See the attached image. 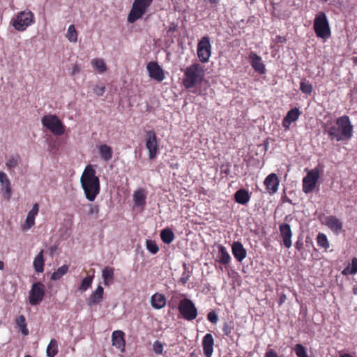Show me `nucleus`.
<instances>
[{"label": "nucleus", "mask_w": 357, "mask_h": 357, "mask_svg": "<svg viewBox=\"0 0 357 357\" xmlns=\"http://www.w3.org/2000/svg\"><path fill=\"white\" fill-rule=\"evenodd\" d=\"M80 183L85 197L89 202H93L100 192V183L93 165H87L81 176Z\"/></svg>", "instance_id": "nucleus-1"}, {"label": "nucleus", "mask_w": 357, "mask_h": 357, "mask_svg": "<svg viewBox=\"0 0 357 357\" xmlns=\"http://www.w3.org/2000/svg\"><path fill=\"white\" fill-rule=\"evenodd\" d=\"M326 132L331 140L336 142L349 140L353 135V126L347 115L338 117L334 125L326 127Z\"/></svg>", "instance_id": "nucleus-2"}, {"label": "nucleus", "mask_w": 357, "mask_h": 357, "mask_svg": "<svg viewBox=\"0 0 357 357\" xmlns=\"http://www.w3.org/2000/svg\"><path fill=\"white\" fill-rule=\"evenodd\" d=\"M205 76L204 67L199 63H194L184 70L183 84L186 89L193 88L204 80Z\"/></svg>", "instance_id": "nucleus-3"}, {"label": "nucleus", "mask_w": 357, "mask_h": 357, "mask_svg": "<svg viewBox=\"0 0 357 357\" xmlns=\"http://www.w3.org/2000/svg\"><path fill=\"white\" fill-rule=\"evenodd\" d=\"M313 29L317 38L324 41L331 36L330 24L324 12L318 13L314 20Z\"/></svg>", "instance_id": "nucleus-4"}, {"label": "nucleus", "mask_w": 357, "mask_h": 357, "mask_svg": "<svg viewBox=\"0 0 357 357\" xmlns=\"http://www.w3.org/2000/svg\"><path fill=\"white\" fill-rule=\"evenodd\" d=\"M35 23V15L29 10L19 12L12 20L11 24L18 31H25L29 26Z\"/></svg>", "instance_id": "nucleus-5"}, {"label": "nucleus", "mask_w": 357, "mask_h": 357, "mask_svg": "<svg viewBox=\"0 0 357 357\" xmlns=\"http://www.w3.org/2000/svg\"><path fill=\"white\" fill-rule=\"evenodd\" d=\"M42 125L55 135L61 136L65 133L66 126L55 114H47L41 119Z\"/></svg>", "instance_id": "nucleus-6"}, {"label": "nucleus", "mask_w": 357, "mask_h": 357, "mask_svg": "<svg viewBox=\"0 0 357 357\" xmlns=\"http://www.w3.org/2000/svg\"><path fill=\"white\" fill-rule=\"evenodd\" d=\"M152 2L153 0H135L128 15V22L129 23H134L137 20L142 18Z\"/></svg>", "instance_id": "nucleus-7"}, {"label": "nucleus", "mask_w": 357, "mask_h": 357, "mask_svg": "<svg viewBox=\"0 0 357 357\" xmlns=\"http://www.w3.org/2000/svg\"><path fill=\"white\" fill-rule=\"evenodd\" d=\"M178 310L183 317L187 321H192L197 317V309L194 303L188 298H183L179 301Z\"/></svg>", "instance_id": "nucleus-8"}, {"label": "nucleus", "mask_w": 357, "mask_h": 357, "mask_svg": "<svg viewBox=\"0 0 357 357\" xmlns=\"http://www.w3.org/2000/svg\"><path fill=\"white\" fill-rule=\"evenodd\" d=\"M319 178V170L318 168L308 170L307 175L303 178V191L305 194L312 192L314 190Z\"/></svg>", "instance_id": "nucleus-9"}, {"label": "nucleus", "mask_w": 357, "mask_h": 357, "mask_svg": "<svg viewBox=\"0 0 357 357\" xmlns=\"http://www.w3.org/2000/svg\"><path fill=\"white\" fill-rule=\"evenodd\" d=\"M211 55V45L208 36H204L197 44V56L202 63L208 61Z\"/></svg>", "instance_id": "nucleus-10"}, {"label": "nucleus", "mask_w": 357, "mask_h": 357, "mask_svg": "<svg viewBox=\"0 0 357 357\" xmlns=\"http://www.w3.org/2000/svg\"><path fill=\"white\" fill-rule=\"evenodd\" d=\"M145 133L146 148L149 151V158L153 160L159 151L157 135L153 130H146Z\"/></svg>", "instance_id": "nucleus-11"}, {"label": "nucleus", "mask_w": 357, "mask_h": 357, "mask_svg": "<svg viewBox=\"0 0 357 357\" xmlns=\"http://www.w3.org/2000/svg\"><path fill=\"white\" fill-rule=\"evenodd\" d=\"M45 294V287L40 282H38L33 284L29 291V301L31 305L39 304L43 299Z\"/></svg>", "instance_id": "nucleus-12"}, {"label": "nucleus", "mask_w": 357, "mask_h": 357, "mask_svg": "<svg viewBox=\"0 0 357 357\" xmlns=\"http://www.w3.org/2000/svg\"><path fill=\"white\" fill-rule=\"evenodd\" d=\"M249 62L255 72L259 75H264L266 72V66L262 61L260 56L257 55L255 52H250L248 55Z\"/></svg>", "instance_id": "nucleus-13"}, {"label": "nucleus", "mask_w": 357, "mask_h": 357, "mask_svg": "<svg viewBox=\"0 0 357 357\" xmlns=\"http://www.w3.org/2000/svg\"><path fill=\"white\" fill-rule=\"evenodd\" d=\"M149 76L158 82H162L165 79V73L162 68L156 62H149L146 66Z\"/></svg>", "instance_id": "nucleus-14"}, {"label": "nucleus", "mask_w": 357, "mask_h": 357, "mask_svg": "<svg viewBox=\"0 0 357 357\" xmlns=\"http://www.w3.org/2000/svg\"><path fill=\"white\" fill-rule=\"evenodd\" d=\"M112 344L116 349H119L121 353L126 351L125 333L121 330L113 331L112 334Z\"/></svg>", "instance_id": "nucleus-15"}, {"label": "nucleus", "mask_w": 357, "mask_h": 357, "mask_svg": "<svg viewBox=\"0 0 357 357\" xmlns=\"http://www.w3.org/2000/svg\"><path fill=\"white\" fill-rule=\"evenodd\" d=\"M264 183L268 192L273 195L278 190L280 180L275 173H271L266 176Z\"/></svg>", "instance_id": "nucleus-16"}, {"label": "nucleus", "mask_w": 357, "mask_h": 357, "mask_svg": "<svg viewBox=\"0 0 357 357\" xmlns=\"http://www.w3.org/2000/svg\"><path fill=\"white\" fill-rule=\"evenodd\" d=\"M324 224L336 234H339L342 231L343 227L341 220L334 215L325 217Z\"/></svg>", "instance_id": "nucleus-17"}, {"label": "nucleus", "mask_w": 357, "mask_h": 357, "mask_svg": "<svg viewBox=\"0 0 357 357\" xmlns=\"http://www.w3.org/2000/svg\"><path fill=\"white\" fill-rule=\"evenodd\" d=\"M0 183L3 197L9 200L12 195L11 185L7 174L3 172H0Z\"/></svg>", "instance_id": "nucleus-18"}, {"label": "nucleus", "mask_w": 357, "mask_h": 357, "mask_svg": "<svg viewBox=\"0 0 357 357\" xmlns=\"http://www.w3.org/2000/svg\"><path fill=\"white\" fill-rule=\"evenodd\" d=\"M39 211V206L37 203L34 204L32 209L28 213L25 222L22 225L23 230L31 229L35 224V218Z\"/></svg>", "instance_id": "nucleus-19"}, {"label": "nucleus", "mask_w": 357, "mask_h": 357, "mask_svg": "<svg viewBox=\"0 0 357 357\" xmlns=\"http://www.w3.org/2000/svg\"><path fill=\"white\" fill-rule=\"evenodd\" d=\"M214 340L211 333H206L202 340L204 354L206 357H211L213 352Z\"/></svg>", "instance_id": "nucleus-20"}, {"label": "nucleus", "mask_w": 357, "mask_h": 357, "mask_svg": "<svg viewBox=\"0 0 357 357\" xmlns=\"http://www.w3.org/2000/svg\"><path fill=\"white\" fill-rule=\"evenodd\" d=\"M300 116V111L295 107L289 110L282 120V124L285 130H289L292 122L296 121Z\"/></svg>", "instance_id": "nucleus-21"}, {"label": "nucleus", "mask_w": 357, "mask_h": 357, "mask_svg": "<svg viewBox=\"0 0 357 357\" xmlns=\"http://www.w3.org/2000/svg\"><path fill=\"white\" fill-rule=\"evenodd\" d=\"M104 289L101 285H98L96 289L91 293L88 298L87 303L89 305H96L99 304L103 298Z\"/></svg>", "instance_id": "nucleus-22"}, {"label": "nucleus", "mask_w": 357, "mask_h": 357, "mask_svg": "<svg viewBox=\"0 0 357 357\" xmlns=\"http://www.w3.org/2000/svg\"><path fill=\"white\" fill-rule=\"evenodd\" d=\"M279 229L281 237L282 238L284 245H291V238L292 233L290 225L287 223L281 224L279 227Z\"/></svg>", "instance_id": "nucleus-23"}, {"label": "nucleus", "mask_w": 357, "mask_h": 357, "mask_svg": "<svg viewBox=\"0 0 357 357\" xmlns=\"http://www.w3.org/2000/svg\"><path fill=\"white\" fill-rule=\"evenodd\" d=\"M146 191L144 188H139L133 194V201L135 206L143 207L146 204Z\"/></svg>", "instance_id": "nucleus-24"}, {"label": "nucleus", "mask_w": 357, "mask_h": 357, "mask_svg": "<svg viewBox=\"0 0 357 357\" xmlns=\"http://www.w3.org/2000/svg\"><path fill=\"white\" fill-rule=\"evenodd\" d=\"M102 277L105 286L111 285L114 280V268L110 266L105 267L102 271Z\"/></svg>", "instance_id": "nucleus-25"}, {"label": "nucleus", "mask_w": 357, "mask_h": 357, "mask_svg": "<svg viewBox=\"0 0 357 357\" xmlns=\"http://www.w3.org/2000/svg\"><path fill=\"white\" fill-rule=\"evenodd\" d=\"M166 303L167 300L163 294L155 293L151 296V304L155 309L159 310L164 307Z\"/></svg>", "instance_id": "nucleus-26"}, {"label": "nucleus", "mask_w": 357, "mask_h": 357, "mask_svg": "<svg viewBox=\"0 0 357 357\" xmlns=\"http://www.w3.org/2000/svg\"><path fill=\"white\" fill-rule=\"evenodd\" d=\"M250 196L245 189H240L234 194L235 202L242 205L246 204L250 201Z\"/></svg>", "instance_id": "nucleus-27"}, {"label": "nucleus", "mask_w": 357, "mask_h": 357, "mask_svg": "<svg viewBox=\"0 0 357 357\" xmlns=\"http://www.w3.org/2000/svg\"><path fill=\"white\" fill-rule=\"evenodd\" d=\"M98 153L100 158L105 161H109L112 158L113 151L107 144H101L98 146Z\"/></svg>", "instance_id": "nucleus-28"}, {"label": "nucleus", "mask_w": 357, "mask_h": 357, "mask_svg": "<svg viewBox=\"0 0 357 357\" xmlns=\"http://www.w3.org/2000/svg\"><path fill=\"white\" fill-rule=\"evenodd\" d=\"M44 264L43 250H40L33 260V267L36 272L43 273L44 271Z\"/></svg>", "instance_id": "nucleus-29"}, {"label": "nucleus", "mask_w": 357, "mask_h": 357, "mask_svg": "<svg viewBox=\"0 0 357 357\" xmlns=\"http://www.w3.org/2000/svg\"><path fill=\"white\" fill-rule=\"evenodd\" d=\"M216 261L223 265L228 264L231 259V257L225 250V247H219V252Z\"/></svg>", "instance_id": "nucleus-30"}, {"label": "nucleus", "mask_w": 357, "mask_h": 357, "mask_svg": "<svg viewBox=\"0 0 357 357\" xmlns=\"http://www.w3.org/2000/svg\"><path fill=\"white\" fill-rule=\"evenodd\" d=\"M357 273V258L354 257L351 260V263L349 264L347 267H345L342 271V274L343 275H355Z\"/></svg>", "instance_id": "nucleus-31"}, {"label": "nucleus", "mask_w": 357, "mask_h": 357, "mask_svg": "<svg viewBox=\"0 0 357 357\" xmlns=\"http://www.w3.org/2000/svg\"><path fill=\"white\" fill-rule=\"evenodd\" d=\"M58 351V342L56 340L52 339L47 347V356L48 357H54L57 354Z\"/></svg>", "instance_id": "nucleus-32"}, {"label": "nucleus", "mask_w": 357, "mask_h": 357, "mask_svg": "<svg viewBox=\"0 0 357 357\" xmlns=\"http://www.w3.org/2000/svg\"><path fill=\"white\" fill-rule=\"evenodd\" d=\"M160 238L164 243L169 244L173 241L174 234L170 229L166 228L161 231Z\"/></svg>", "instance_id": "nucleus-33"}, {"label": "nucleus", "mask_w": 357, "mask_h": 357, "mask_svg": "<svg viewBox=\"0 0 357 357\" xmlns=\"http://www.w3.org/2000/svg\"><path fill=\"white\" fill-rule=\"evenodd\" d=\"M232 248V253L236 258V259L241 262L246 257V250L244 249V247H231Z\"/></svg>", "instance_id": "nucleus-34"}, {"label": "nucleus", "mask_w": 357, "mask_h": 357, "mask_svg": "<svg viewBox=\"0 0 357 357\" xmlns=\"http://www.w3.org/2000/svg\"><path fill=\"white\" fill-rule=\"evenodd\" d=\"M68 265H63L61 267L58 268L56 271H55L51 276V279L52 280H58L61 278L68 271Z\"/></svg>", "instance_id": "nucleus-35"}, {"label": "nucleus", "mask_w": 357, "mask_h": 357, "mask_svg": "<svg viewBox=\"0 0 357 357\" xmlns=\"http://www.w3.org/2000/svg\"><path fill=\"white\" fill-rule=\"evenodd\" d=\"M91 65L96 68L100 73H103L107 70V66L102 59H95L91 61Z\"/></svg>", "instance_id": "nucleus-36"}, {"label": "nucleus", "mask_w": 357, "mask_h": 357, "mask_svg": "<svg viewBox=\"0 0 357 357\" xmlns=\"http://www.w3.org/2000/svg\"><path fill=\"white\" fill-rule=\"evenodd\" d=\"M300 90L306 95H311L313 86L309 81L303 80L300 82Z\"/></svg>", "instance_id": "nucleus-37"}, {"label": "nucleus", "mask_w": 357, "mask_h": 357, "mask_svg": "<svg viewBox=\"0 0 357 357\" xmlns=\"http://www.w3.org/2000/svg\"><path fill=\"white\" fill-rule=\"evenodd\" d=\"M66 37L70 42L75 43L77 40V32L73 24L69 26Z\"/></svg>", "instance_id": "nucleus-38"}, {"label": "nucleus", "mask_w": 357, "mask_h": 357, "mask_svg": "<svg viewBox=\"0 0 357 357\" xmlns=\"http://www.w3.org/2000/svg\"><path fill=\"white\" fill-rule=\"evenodd\" d=\"M93 277V275H87L86 278H84L79 286V290L82 291H86L91 287Z\"/></svg>", "instance_id": "nucleus-39"}, {"label": "nucleus", "mask_w": 357, "mask_h": 357, "mask_svg": "<svg viewBox=\"0 0 357 357\" xmlns=\"http://www.w3.org/2000/svg\"><path fill=\"white\" fill-rule=\"evenodd\" d=\"M181 296H184L183 294H180L176 292L174 293V294L172 296L170 299L168 301V305L169 307L174 309L178 305V303H179V299Z\"/></svg>", "instance_id": "nucleus-40"}, {"label": "nucleus", "mask_w": 357, "mask_h": 357, "mask_svg": "<svg viewBox=\"0 0 357 357\" xmlns=\"http://www.w3.org/2000/svg\"><path fill=\"white\" fill-rule=\"evenodd\" d=\"M294 351L297 357H309L305 348L301 344H296L294 347Z\"/></svg>", "instance_id": "nucleus-41"}, {"label": "nucleus", "mask_w": 357, "mask_h": 357, "mask_svg": "<svg viewBox=\"0 0 357 357\" xmlns=\"http://www.w3.org/2000/svg\"><path fill=\"white\" fill-rule=\"evenodd\" d=\"M18 161L19 156L17 155H13L7 160L6 165L8 169H11L17 165Z\"/></svg>", "instance_id": "nucleus-42"}, {"label": "nucleus", "mask_w": 357, "mask_h": 357, "mask_svg": "<svg viewBox=\"0 0 357 357\" xmlns=\"http://www.w3.org/2000/svg\"><path fill=\"white\" fill-rule=\"evenodd\" d=\"M183 268H184V271L182 273V275H181V277L180 278V282L183 284H185L188 282V281L189 280V279H190V278L191 276V273L188 270L186 264H183Z\"/></svg>", "instance_id": "nucleus-43"}, {"label": "nucleus", "mask_w": 357, "mask_h": 357, "mask_svg": "<svg viewBox=\"0 0 357 357\" xmlns=\"http://www.w3.org/2000/svg\"><path fill=\"white\" fill-rule=\"evenodd\" d=\"M153 351L155 352V354H157V355L162 354L163 349H164L163 344L161 342H160L159 340H156L154 342V343L153 344Z\"/></svg>", "instance_id": "nucleus-44"}, {"label": "nucleus", "mask_w": 357, "mask_h": 357, "mask_svg": "<svg viewBox=\"0 0 357 357\" xmlns=\"http://www.w3.org/2000/svg\"><path fill=\"white\" fill-rule=\"evenodd\" d=\"M89 211L88 212L89 215L94 216L96 218H98L100 211L99 206L97 204H89Z\"/></svg>", "instance_id": "nucleus-45"}, {"label": "nucleus", "mask_w": 357, "mask_h": 357, "mask_svg": "<svg viewBox=\"0 0 357 357\" xmlns=\"http://www.w3.org/2000/svg\"><path fill=\"white\" fill-rule=\"evenodd\" d=\"M318 245H328V239L326 236L323 233H319L317 237Z\"/></svg>", "instance_id": "nucleus-46"}, {"label": "nucleus", "mask_w": 357, "mask_h": 357, "mask_svg": "<svg viewBox=\"0 0 357 357\" xmlns=\"http://www.w3.org/2000/svg\"><path fill=\"white\" fill-rule=\"evenodd\" d=\"M15 323H16V325L17 326V327L20 329H21L24 326H26V318H25V317L24 315L18 316L16 318Z\"/></svg>", "instance_id": "nucleus-47"}, {"label": "nucleus", "mask_w": 357, "mask_h": 357, "mask_svg": "<svg viewBox=\"0 0 357 357\" xmlns=\"http://www.w3.org/2000/svg\"><path fill=\"white\" fill-rule=\"evenodd\" d=\"M222 330L224 335L229 337L231 335V333L233 330V327L231 326H230L227 322H225L223 325Z\"/></svg>", "instance_id": "nucleus-48"}, {"label": "nucleus", "mask_w": 357, "mask_h": 357, "mask_svg": "<svg viewBox=\"0 0 357 357\" xmlns=\"http://www.w3.org/2000/svg\"><path fill=\"white\" fill-rule=\"evenodd\" d=\"M207 319L213 324H216L218 318L215 311H211L207 314Z\"/></svg>", "instance_id": "nucleus-49"}, {"label": "nucleus", "mask_w": 357, "mask_h": 357, "mask_svg": "<svg viewBox=\"0 0 357 357\" xmlns=\"http://www.w3.org/2000/svg\"><path fill=\"white\" fill-rule=\"evenodd\" d=\"M264 357H279L278 354L273 349H268L265 353Z\"/></svg>", "instance_id": "nucleus-50"}, {"label": "nucleus", "mask_w": 357, "mask_h": 357, "mask_svg": "<svg viewBox=\"0 0 357 357\" xmlns=\"http://www.w3.org/2000/svg\"><path fill=\"white\" fill-rule=\"evenodd\" d=\"M287 300V296L284 294H282L278 301L279 306H281Z\"/></svg>", "instance_id": "nucleus-51"}, {"label": "nucleus", "mask_w": 357, "mask_h": 357, "mask_svg": "<svg viewBox=\"0 0 357 357\" xmlns=\"http://www.w3.org/2000/svg\"><path fill=\"white\" fill-rule=\"evenodd\" d=\"M149 251L153 254H156L159 250V247H146Z\"/></svg>", "instance_id": "nucleus-52"}, {"label": "nucleus", "mask_w": 357, "mask_h": 357, "mask_svg": "<svg viewBox=\"0 0 357 357\" xmlns=\"http://www.w3.org/2000/svg\"><path fill=\"white\" fill-rule=\"evenodd\" d=\"M79 71H80L79 67L77 65H75L73 67L71 75H75V74L78 73Z\"/></svg>", "instance_id": "nucleus-53"}, {"label": "nucleus", "mask_w": 357, "mask_h": 357, "mask_svg": "<svg viewBox=\"0 0 357 357\" xmlns=\"http://www.w3.org/2000/svg\"><path fill=\"white\" fill-rule=\"evenodd\" d=\"M275 40L278 43H284L286 42V38L281 36H277Z\"/></svg>", "instance_id": "nucleus-54"}, {"label": "nucleus", "mask_w": 357, "mask_h": 357, "mask_svg": "<svg viewBox=\"0 0 357 357\" xmlns=\"http://www.w3.org/2000/svg\"><path fill=\"white\" fill-rule=\"evenodd\" d=\"M20 331H21L22 333L24 336H26V335H29V330H28V328H27L26 326H24L23 328H22L20 329Z\"/></svg>", "instance_id": "nucleus-55"}, {"label": "nucleus", "mask_w": 357, "mask_h": 357, "mask_svg": "<svg viewBox=\"0 0 357 357\" xmlns=\"http://www.w3.org/2000/svg\"><path fill=\"white\" fill-rule=\"evenodd\" d=\"M104 91H105V87L102 86L101 88L99 89L98 91L97 92V94L98 96H102L103 94Z\"/></svg>", "instance_id": "nucleus-56"}, {"label": "nucleus", "mask_w": 357, "mask_h": 357, "mask_svg": "<svg viewBox=\"0 0 357 357\" xmlns=\"http://www.w3.org/2000/svg\"><path fill=\"white\" fill-rule=\"evenodd\" d=\"M146 245L147 246H149V245H155V243H153V242L151 241V240H147L146 241Z\"/></svg>", "instance_id": "nucleus-57"}, {"label": "nucleus", "mask_w": 357, "mask_h": 357, "mask_svg": "<svg viewBox=\"0 0 357 357\" xmlns=\"http://www.w3.org/2000/svg\"><path fill=\"white\" fill-rule=\"evenodd\" d=\"M340 357H354V356H352L351 355H350L349 354H344L341 355Z\"/></svg>", "instance_id": "nucleus-58"}, {"label": "nucleus", "mask_w": 357, "mask_h": 357, "mask_svg": "<svg viewBox=\"0 0 357 357\" xmlns=\"http://www.w3.org/2000/svg\"><path fill=\"white\" fill-rule=\"evenodd\" d=\"M4 268V264L2 261H0V270H3Z\"/></svg>", "instance_id": "nucleus-59"}, {"label": "nucleus", "mask_w": 357, "mask_h": 357, "mask_svg": "<svg viewBox=\"0 0 357 357\" xmlns=\"http://www.w3.org/2000/svg\"><path fill=\"white\" fill-rule=\"evenodd\" d=\"M231 245H234V246L242 245V244L241 243H239V242H234Z\"/></svg>", "instance_id": "nucleus-60"}, {"label": "nucleus", "mask_w": 357, "mask_h": 357, "mask_svg": "<svg viewBox=\"0 0 357 357\" xmlns=\"http://www.w3.org/2000/svg\"><path fill=\"white\" fill-rule=\"evenodd\" d=\"M354 294H357V287L356 288H354Z\"/></svg>", "instance_id": "nucleus-61"}, {"label": "nucleus", "mask_w": 357, "mask_h": 357, "mask_svg": "<svg viewBox=\"0 0 357 357\" xmlns=\"http://www.w3.org/2000/svg\"><path fill=\"white\" fill-rule=\"evenodd\" d=\"M175 30V27L174 28H169V29L168 30V31H174Z\"/></svg>", "instance_id": "nucleus-62"}, {"label": "nucleus", "mask_w": 357, "mask_h": 357, "mask_svg": "<svg viewBox=\"0 0 357 357\" xmlns=\"http://www.w3.org/2000/svg\"><path fill=\"white\" fill-rule=\"evenodd\" d=\"M354 63H357V57L354 58Z\"/></svg>", "instance_id": "nucleus-63"}, {"label": "nucleus", "mask_w": 357, "mask_h": 357, "mask_svg": "<svg viewBox=\"0 0 357 357\" xmlns=\"http://www.w3.org/2000/svg\"><path fill=\"white\" fill-rule=\"evenodd\" d=\"M24 357H32V356H29V355H26V356H25Z\"/></svg>", "instance_id": "nucleus-64"}]
</instances>
